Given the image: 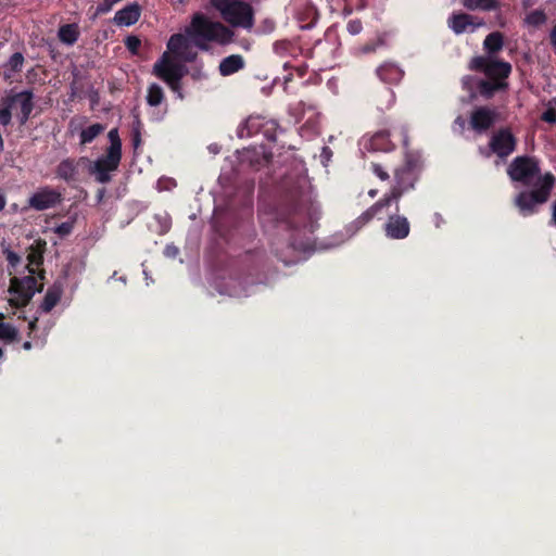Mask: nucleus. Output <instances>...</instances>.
<instances>
[{"instance_id":"obj_1","label":"nucleus","mask_w":556,"mask_h":556,"mask_svg":"<svg viewBox=\"0 0 556 556\" xmlns=\"http://www.w3.org/2000/svg\"><path fill=\"white\" fill-rule=\"evenodd\" d=\"M233 31L220 22L212 21L205 14L192 15L184 34H174L167 41V50L156 60L152 74L164 81L179 100L185 99L182 78L188 73L184 63L194 62L198 53L193 46L202 51L210 50V43L226 46L233 40Z\"/></svg>"},{"instance_id":"obj_2","label":"nucleus","mask_w":556,"mask_h":556,"mask_svg":"<svg viewBox=\"0 0 556 556\" xmlns=\"http://www.w3.org/2000/svg\"><path fill=\"white\" fill-rule=\"evenodd\" d=\"M258 218L270 239L276 257L288 263L286 251L294 249V231L304 218V207L298 198L291 197L278 205H260Z\"/></svg>"},{"instance_id":"obj_3","label":"nucleus","mask_w":556,"mask_h":556,"mask_svg":"<svg viewBox=\"0 0 556 556\" xmlns=\"http://www.w3.org/2000/svg\"><path fill=\"white\" fill-rule=\"evenodd\" d=\"M403 146L405 148L404 164L394 170V185L383 197L392 204L396 203L399 212V201L407 192L415 189L419 180L422 163L419 152L408 149V137L406 131L403 134Z\"/></svg>"},{"instance_id":"obj_4","label":"nucleus","mask_w":556,"mask_h":556,"mask_svg":"<svg viewBox=\"0 0 556 556\" xmlns=\"http://www.w3.org/2000/svg\"><path fill=\"white\" fill-rule=\"evenodd\" d=\"M108 139L110 146L104 153L97 160L87 162L88 173L102 185L112 181V174L118 169L122 161V140L118 129L112 128L108 134Z\"/></svg>"},{"instance_id":"obj_5","label":"nucleus","mask_w":556,"mask_h":556,"mask_svg":"<svg viewBox=\"0 0 556 556\" xmlns=\"http://www.w3.org/2000/svg\"><path fill=\"white\" fill-rule=\"evenodd\" d=\"M27 269L30 275L22 278L13 277L10 280L9 293L11 294V299L9 303L16 308L26 306L35 293L41 292L43 288V285H39L38 279L34 276L35 269L33 267L42 264V255L33 251L27 255Z\"/></svg>"},{"instance_id":"obj_6","label":"nucleus","mask_w":556,"mask_h":556,"mask_svg":"<svg viewBox=\"0 0 556 556\" xmlns=\"http://www.w3.org/2000/svg\"><path fill=\"white\" fill-rule=\"evenodd\" d=\"M555 185L556 177L552 173H545L538 178L532 190L519 192L514 203L520 215L527 217L535 214L538 212L536 206L548 201Z\"/></svg>"},{"instance_id":"obj_7","label":"nucleus","mask_w":556,"mask_h":556,"mask_svg":"<svg viewBox=\"0 0 556 556\" xmlns=\"http://www.w3.org/2000/svg\"><path fill=\"white\" fill-rule=\"evenodd\" d=\"M35 94L31 89L22 90L20 92L11 91L9 94L1 99L0 108V125L7 127L12 122V111L18 108L20 112L16 118L21 126H24L30 118L31 112L35 108Z\"/></svg>"},{"instance_id":"obj_8","label":"nucleus","mask_w":556,"mask_h":556,"mask_svg":"<svg viewBox=\"0 0 556 556\" xmlns=\"http://www.w3.org/2000/svg\"><path fill=\"white\" fill-rule=\"evenodd\" d=\"M225 22L232 27L251 29L254 25V10L248 2L241 0H210Z\"/></svg>"},{"instance_id":"obj_9","label":"nucleus","mask_w":556,"mask_h":556,"mask_svg":"<svg viewBox=\"0 0 556 556\" xmlns=\"http://www.w3.org/2000/svg\"><path fill=\"white\" fill-rule=\"evenodd\" d=\"M541 172L539 161L533 156H516L507 168V174L513 181L529 186Z\"/></svg>"},{"instance_id":"obj_10","label":"nucleus","mask_w":556,"mask_h":556,"mask_svg":"<svg viewBox=\"0 0 556 556\" xmlns=\"http://www.w3.org/2000/svg\"><path fill=\"white\" fill-rule=\"evenodd\" d=\"M242 273L252 278V282H261L268 269V257L263 249L247 251L241 258Z\"/></svg>"},{"instance_id":"obj_11","label":"nucleus","mask_w":556,"mask_h":556,"mask_svg":"<svg viewBox=\"0 0 556 556\" xmlns=\"http://www.w3.org/2000/svg\"><path fill=\"white\" fill-rule=\"evenodd\" d=\"M469 68L476 72L484 73L491 80H501L507 78L511 72L509 63L495 61L490 58L478 55L471 59Z\"/></svg>"},{"instance_id":"obj_12","label":"nucleus","mask_w":556,"mask_h":556,"mask_svg":"<svg viewBox=\"0 0 556 556\" xmlns=\"http://www.w3.org/2000/svg\"><path fill=\"white\" fill-rule=\"evenodd\" d=\"M489 148L497 157L505 160L515 152L517 138L511 132L510 128H500L492 135L489 141Z\"/></svg>"},{"instance_id":"obj_13","label":"nucleus","mask_w":556,"mask_h":556,"mask_svg":"<svg viewBox=\"0 0 556 556\" xmlns=\"http://www.w3.org/2000/svg\"><path fill=\"white\" fill-rule=\"evenodd\" d=\"M498 112L496 109L489 106H478L471 111L469 124L473 131L478 134L486 132L495 125L498 119Z\"/></svg>"},{"instance_id":"obj_14","label":"nucleus","mask_w":556,"mask_h":556,"mask_svg":"<svg viewBox=\"0 0 556 556\" xmlns=\"http://www.w3.org/2000/svg\"><path fill=\"white\" fill-rule=\"evenodd\" d=\"M87 162H89L87 156L66 157L56 166L55 176L70 185L78 182L80 180L79 168L87 165Z\"/></svg>"},{"instance_id":"obj_15","label":"nucleus","mask_w":556,"mask_h":556,"mask_svg":"<svg viewBox=\"0 0 556 556\" xmlns=\"http://www.w3.org/2000/svg\"><path fill=\"white\" fill-rule=\"evenodd\" d=\"M364 150L368 152H390L395 144L390 139L389 130H379L372 135H365L361 140Z\"/></svg>"},{"instance_id":"obj_16","label":"nucleus","mask_w":556,"mask_h":556,"mask_svg":"<svg viewBox=\"0 0 556 556\" xmlns=\"http://www.w3.org/2000/svg\"><path fill=\"white\" fill-rule=\"evenodd\" d=\"M62 202V194L50 188L43 187L28 199V205L36 211H45L54 207Z\"/></svg>"},{"instance_id":"obj_17","label":"nucleus","mask_w":556,"mask_h":556,"mask_svg":"<svg viewBox=\"0 0 556 556\" xmlns=\"http://www.w3.org/2000/svg\"><path fill=\"white\" fill-rule=\"evenodd\" d=\"M386 236L390 239L402 240L408 237L410 232V224L408 219L399 214L390 215L384 224Z\"/></svg>"},{"instance_id":"obj_18","label":"nucleus","mask_w":556,"mask_h":556,"mask_svg":"<svg viewBox=\"0 0 556 556\" xmlns=\"http://www.w3.org/2000/svg\"><path fill=\"white\" fill-rule=\"evenodd\" d=\"M265 127L264 121L261 116H249L239 127L237 130V135L239 138H249L253 135H256L261 131L264 132V135L269 139L274 140L273 135H268V128L263 129Z\"/></svg>"},{"instance_id":"obj_19","label":"nucleus","mask_w":556,"mask_h":556,"mask_svg":"<svg viewBox=\"0 0 556 556\" xmlns=\"http://www.w3.org/2000/svg\"><path fill=\"white\" fill-rule=\"evenodd\" d=\"M448 25L456 35H460L467 31L469 27L475 30L482 23L476 22V18L467 13H457L450 17Z\"/></svg>"},{"instance_id":"obj_20","label":"nucleus","mask_w":556,"mask_h":556,"mask_svg":"<svg viewBox=\"0 0 556 556\" xmlns=\"http://www.w3.org/2000/svg\"><path fill=\"white\" fill-rule=\"evenodd\" d=\"M141 8L138 3H130L115 13L114 22L119 26H130L138 22Z\"/></svg>"},{"instance_id":"obj_21","label":"nucleus","mask_w":556,"mask_h":556,"mask_svg":"<svg viewBox=\"0 0 556 556\" xmlns=\"http://www.w3.org/2000/svg\"><path fill=\"white\" fill-rule=\"evenodd\" d=\"M379 79L387 84H397L404 75L402 68L392 62H384L376 70Z\"/></svg>"},{"instance_id":"obj_22","label":"nucleus","mask_w":556,"mask_h":556,"mask_svg":"<svg viewBox=\"0 0 556 556\" xmlns=\"http://www.w3.org/2000/svg\"><path fill=\"white\" fill-rule=\"evenodd\" d=\"M245 66V61L240 54H231L224 58L219 65L218 71L219 74L224 77L230 76L239 71L243 70Z\"/></svg>"},{"instance_id":"obj_23","label":"nucleus","mask_w":556,"mask_h":556,"mask_svg":"<svg viewBox=\"0 0 556 556\" xmlns=\"http://www.w3.org/2000/svg\"><path fill=\"white\" fill-rule=\"evenodd\" d=\"M319 17L317 9L309 3H305L296 11V18L300 27L303 29L312 28Z\"/></svg>"},{"instance_id":"obj_24","label":"nucleus","mask_w":556,"mask_h":556,"mask_svg":"<svg viewBox=\"0 0 556 556\" xmlns=\"http://www.w3.org/2000/svg\"><path fill=\"white\" fill-rule=\"evenodd\" d=\"M62 294L63 287L61 283L54 282L51 287H49L39 307L41 312H51L60 302Z\"/></svg>"},{"instance_id":"obj_25","label":"nucleus","mask_w":556,"mask_h":556,"mask_svg":"<svg viewBox=\"0 0 556 556\" xmlns=\"http://www.w3.org/2000/svg\"><path fill=\"white\" fill-rule=\"evenodd\" d=\"M506 87L507 84L501 80L493 81L479 78L477 89L484 99H491L496 91L505 89Z\"/></svg>"},{"instance_id":"obj_26","label":"nucleus","mask_w":556,"mask_h":556,"mask_svg":"<svg viewBox=\"0 0 556 556\" xmlns=\"http://www.w3.org/2000/svg\"><path fill=\"white\" fill-rule=\"evenodd\" d=\"M391 203L388 199L382 197L376 203H374L370 207H368L358 218L357 222L361 225H365L369 223L376 215H378L383 208L389 207Z\"/></svg>"},{"instance_id":"obj_27","label":"nucleus","mask_w":556,"mask_h":556,"mask_svg":"<svg viewBox=\"0 0 556 556\" xmlns=\"http://www.w3.org/2000/svg\"><path fill=\"white\" fill-rule=\"evenodd\" d=\"M165 92L159 84L152 83L148 86L146 96V101L148 105L152 108H157L163 102H165Z\"/></svg>"},{"instance_id":"obj_28","label":"nucleus","mask_w":556,"mask_h":556,"mask_svg":"<svg viewBox=\"0 0 556 556\" xmlns=\"http://www.w3.org/2000/svg\"><path fill=\"white\" fill-rule=\"evenodd\" d=\"M503 45L504 36L500 31H493L489 34L483 41V48L489 54H494L501 51Z\"/></svg>"},{"instance_id":"obj_29","label":"nucleus","mask_w":556,"mask_h":556,"mask_svg":"<svg viewBox=\"0 0 556 556\" xmlns=\"http://www.w3.org/2000/svg\"><path fill=\"white\" fill-rule=\"evenodd\" d=\"M104 125L100 123L92 124L80 132V144L85 146L91 143L99 135L104 131Z\"/></svg>"},{"instance_id":"obj_30","label":"nucleus","mask_w":556,"mask_h":556,"mask_svg":"<svg viewBox=\"0 0 556 556\" xmlns=\"http://www.w3.org/2000/svg\"><path fill=\"white\" fill-rule=\"evenodd\" d=\"M24 64V56L21 52L13 53L9 61L5 63L4 78H11L12 73H18L22 71Z\"/></svg>"},{"instance_id":"obj_31","label":"nucleus","mask_w":556,"mask_h":556,"mask_svg":"<svg viewBox=\"0 0 556 556\" xmlns=\"http://www.w3.org/2000/svg\"><path fill=\"white\" fill-rule=\"evenodd\" d=\"M465 5L469 10L493 11L498 8L497 0H466Z\"/></svg>"},{"instance_id":"obj_32","label":"nucleus","mask_w":556,"mask_h":556,"mask_svg":"<svg viewBox=\"0 0 556 556\" xmlns=\"http://www.w3.org/2000/svg\"><path fill=\"white\" fill-rule=\"evenodd\" d=\"M59 38L62 42L73 45L77 41L78 31L75 25L66 24L60 27Z\"/></svg>"},{"instance_id":"obj_33","label":"nucleus","mask_w":556,"mask_h":556,"mask_svg":"<svg viewBox=\"0 0 556 556\" xmlns=\"http://www.w3.org/2000/svg\"><path fill=\"white\" fill-rule=\"evenodd\" d=\"M0 339L7 342L18 341V330L11 324L0 323Z\"/></svg>"},{"instance_id":"obj_34","label":"nucleus","mask_w":556,"mask_h":556,"mask_svg":"<svg viewBox=\"0 0 556 556\" xmlns=\"http://www.w3.org/2000/svg\"><path fill=\"white\" fill-rule=\"evenodd\" d=\"M479 78L472 75H466L462 78V87L468 92L469 99L472 101L477 98V86Z\"/></svg>"},{"instance_id":"obj_35","label":"nucleus","mask_w":556,"mask_h":556,"mask_svg":"<svg viewBox=\"0 0 556 556\" xmlns=\"http://www.w3.org/2000/svg\"><path fill=\"white\" fill-rule=\"evenodd\" d=\"M547 17L544 11L542 10H533L526 16V23L528 25L539 27L546 22Z\"/></svg>"},{"instance_id":"obj_36","label":"nucleus","mask_w":556,"mask_h":556,"mask_svg":"<svg viewBox=\"0 0 556 556\" xmlns=\"http://www.w3.org/2000/svg\"><path fill=\"white\" fill-rule=\"evenodd\" d=\"M74 225H75V220L74 219L63 222V223H61L60 225H58L55 227L54 232L60 238H65V237H67L68 235L72 233V231L74 229Z\"/></svg>"},{"instance_id":"obj_37","label":"nucleus","mask_w":556,"mask_h":556,"mask_svg":"<svg viewBox=\"0 0 556 556\" xmlns=\"http://www.w3.org/2000/svg\"><path fill=\"white\" fill-rule=\"evenodd\" d=\"M121 0H102L98 3L96 9V15H103L110 12L113 7Z\"/></svg>"},{"instance_id":"obj_38","label":"nucleus","mask_w":556,"mask_h":556,"mask_svg":"<svg viewBox=\"0 0 556 556\" xmlns=\"http://www.w3.org/2000/svg\"><path fill=\"white\" fill-rule=\"evenodd\" d=\"M125 46L130 53L138 54L141 40L137 36H128L125 40Z\"/></svg>"},{"instance_id":"obj_39","label":"nucleus","mask_w":556,"mask_h":556,"mask_svg":"<svg viewBox=\"0 0 556 556\" xmlns=\"http://www.w3.org/2000/svg\"><path fill=\"white\" fill-rule=\"evenodd\" d=\"M370 168L372 173L382 181H387L390 178L389 173L379 164L371 163Z\"/></svg>"},{"instance_id":"obj_40","label":"nucleus","mask_w":556,"mask_h":556,"mask_svg":"<svg viewBox=\"0 0 556 556\" xmlns=\"http://www.w3.org/2000/svg\"><path fill=\"white\" fill-rule=\"evenodd\" d=\"M346 29L351 35L359 34L363 29L362 21L358 18L350 20L346 24Z\"/></svg>"},{"instance_id":"obj_41","label":"nucleus","mask_w":556,"mask_h":556,"mask_svg":"<svg viewBox=\"0 0 556 556\" xmlns=\"http://www.w3.org/2000/svg\"><path fill=\"white\" fill-rule=\"evenodd\" d=\"M290 48H291V42L288 40L277 41L274 45L275 52H277L279 54H283V53L288 52L290 50Z\"/></svg>"},{"instance_id":"obj_42","label":"nucleus","mask_w":556,"mask_h":556,"mask_svg":"<svg viewBox=\"0 0 556 556\" xmlns=\"http://www.w3.org/2000/svg\"><path fill=\"white\" fill-rule=\"evenodd\" d=\"M541 118H542V121H544L546 123L556 124V110L553 108L545 110L542 113Z\"/></svg>"},{"instance_id":"obj_43","label":"nucleus","mask_w":556,"mask_h":556,"mask_svg":"<svg viewBox=\"0 0 556 556\" xmlns=\"http://www.w3.org/2000/svg\"><path fill=\"white\" fill-rule=\"evenodd\" d=\"M7 261L12 267H16L18 263L21 262V257L17 253L13 251H8L7 253Z\"/></svg>"},{"instance_id":"obj_44","label":"nucleus","mask_w":556,"mask_h":556,"mask_svg":"<svg viewBox=\"0 0 556 556\" xmlns=\"http://www.w3.org/2000/svg\"><path fill=\"white\" fill-rule=\"evenodd\" d=\"M140 121L138 119V127L134 128L132 131V144L135 148H138L141 143V134L139 129Z\"/></svg>"},{"instance_id":"obj_45","label":"nucleus","mask_w":556,"mask_h":556,"mask_svg":"<svg viewBox=\"0 0 556 556\" xmlns=\"http://www.w3.org/2000/svg\"><path fill=\"white\" fill-rule=\"evenodd\" d=\"M190 75L193 80H202L207 78V75L202 71L201 67L194 68Z\"/></svg>"},{"instance_id":"obj_46","label":"nucleus","mask_w":556,"mask_h":556,"mask_svg":"<svg viewBox=\"0 0 556 556\" xmlns=\"http://www.w3.org/2000/svg\"><path fill=\"white\" fill-rule=\"evenodd\" d=\"M381 45V42H375V43H366L363 48H362V51L364 53H370V52H374L376 51L377 47Z\"/></svg>"},{"instance_id":"obj_47","label":"nucleus","mask_w":556,"mask_h":556,"mask_svg":"<svg viewBox=\"0 0 556 556\" xmlns=\"http://www.w3.org/2000/svg\"><path fill=\"white\" fill-rule=\"evenodd\" d=\"M37 323H38V318L37 317L29 321V324H28V329H29L28 336H30V333L37 328Z\"/></svg>"},{"instance_id":"obj_48","label":"nucleus","mask_w":556,"mask_h":556,"mask_svg":"<svg viewBox=\"0 0 556 556\" xmlns=\"http://www.w3.org/2000/svg\"><path fill=\"white\" fill-rule=\"evenodd\" d=\"M551 42L556 48V25L551 31Z\"/></svg>"},{"instance_id":"obj_49","label":"nucleus","mask_w":556,"mask_h":556,"mask_svg":"<svg viewBox=\"0 0 556 556\" xmlns=\"http://www.w3.org/2000/svg\"><path fill=\"white\" fill-rule=\"evenodd\" d=\"M104 193H105V189L104 188L98 190V193H97L98 202L102 201V199L104 197Z\"/></svg>"},{"instance_id":"obj_50","label":"nucleus","mask_w":556,"mask_h":556,"mask_svg":"<svg viewBox=\"0 0 556 556\" xmlns=\"http://www.w3.org/2000/svg\"><path fill=\"white\" fill-rule=\"evenodd\" d=\"M552 220L556 225V201L554 202L552 206Z\"/></svg>"},{"instance_id":"obj_51","label":"nucleus","mask_w":556,"mask_h":556,"mask_svg":"<svg viewBox=\"0 0 556 556\" xmlns=\"http://www.w3.org/2000/svg\"><path fill=\"white\" fill-rule=\"evenodd\" d=\"M5 203H7V201H5L4 195L0 193V211H2L4 208Z\"/></svg>"},{"instance_id":"obj_52","label":"nucleus","mask_w":556,"mask_h":556,"mask_svg":"<svg viewBox=\"0 0 556 556\" xmlns=\"http://www.w3.org/2000/svg\"><path fill=\"white\" fill-rule=\"evenodd\" d=\"M31 346H33V344H31V342H30V341H25V342L23 343V349H24V350H26V351L30 350V349H31Z\"/></svg>"},{"instance_id":"obj_53","label":"nucleus","mask_w":556,"mask_h":556,"mask_svg":"<svg viewBox=\"0 0 556 556\" xmlns=\"http://www.w3.org/2000/svg\"><path fill=\"white\" fill-rule=\"evenodd\" d=\"M377 194H378V190H377V189H370V190L368 191V195H369L370 198H375Z\"/></svg>"},{"instance_id":"obj_54","label":"nucleus","mask_w":556,"mask_h":556,"mask_svg":"<svg viewBox=\"0 0 556 556\" xmlns=\"http://www.w3.org/2000/svg\"><path fill=\"white\" fill-rule=\"evenodd\" d=\"M455 123H456V124H458V125H460V126H464L465 121H464V118H463L462 116H458V117L455 119Z\"/></svg>"},{"instance_id":"obj_55","label":"nucleus","mask_w":556,"mask_h":556,"mask_svg":"<svg viewBox=\"0 0 556 556\" xmlns=\"http://www.w3.org/2000/svg\"><path fill=\"white\" fill-rule=\"evenodd\" d=\"M4 356V351L2 348H0V358H2Z\"/></svg>"},{"instance_id":"obj_56","label":"nucleus","mask_w":556,"mask_h":556,"mask_svg":"<svg viewBox=\"0 0 556 556\" xmlns=\"http://www.w3.org/2000/svg\"><path fill=\"white\" fill-rule=\"evenodd\" d=\"M185 0H178L179 3H182Z\"/></svg>"}]
</instances>
